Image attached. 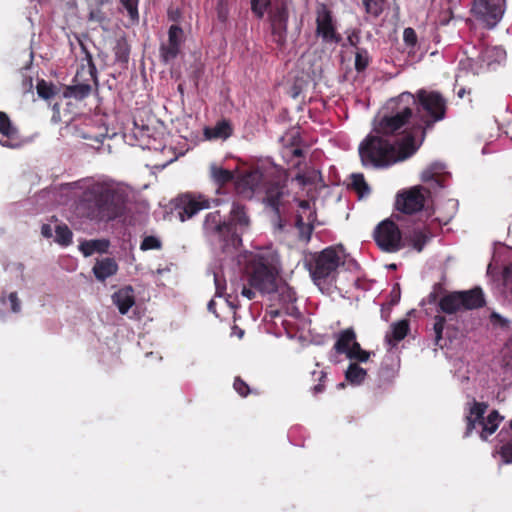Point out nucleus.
Segmentation results:
<instances>
[{
	"label": "nucleus",
	"mask_w": 512,
	"mask_h": 512,
	"mask_svg": "<svg viewBox=\"0 0 512 512\" xmlns=\"http://www.w3.org/2000/svg\"><path fill=\"white\" fill-rule=\"evenodd\" d=\"M447 103L437 91L419 89L415 94L403 92L387 102V112L381 117L378 131L404 133L411 128L409 136H414L418 146L427 129L446 116Z\"/></svg>",
	"instance_id": "f257e3e1"
},
{
	"label": "nucleus",
	"mask_w": 512,
	"mask_h": 512,
	"mask_svg": "<svg viewBox=\"0 0 512 512\" xmlns=\"http://www.w3.org/2000/svg\"><path fill=\"white\" fill-rule=\"evenodd\" d=\"M127 194L112 181L87 184L77 203L78 214L94 222H110L125 213Z\"/></svg>",
	"instance_id": "f03ea898"
},
{
	"label": "nucleus",
	"mask_w": 512,
	"mask_h": 512,
	"mask_svg": "<svg viewBox=\"0 0 512 512\" xmlns=\"http://www.w3.org/2000/svg\"><path fill=\"white\" fill-rule=\"evenodd\" d=\"M381 119L375 124L369 134L359 145L358 151L361 162L364 166L374 168H386L396 162L403 161L412 156L418 149V141L414 136L406 134L399 147L384 139L385 136L396 135L397 133H386L378 131Z\"/></svg>",
	"instance_id": "7ed1b4c3"
},
{
	"label": "nucleus",
	"mask_w": 512,
	"mask_h": 512,
	"mask_svg": "<svg viewBox=\"0 0 512 512\" xmlns=\"http://www.w3.org/2000/svg\"><path fill=\"white\" fill-rule=\"evenodd\" d=\"M282 174L286 176V171L262 164L245 173L236 182L237 193L249 198L255 191L265 189L267 204L274 211L279 228L284 226L282 214L286 209L284 186H280Z\"/></svg>",
	"instance_id": "20e7f679"
},
{
	"label": "nucleus",
	"mask_w": 512,
	"mask_h": 512,
	"mask_svg": "<svg viewBox=\"0 0 512 512\" xmlns=\"http://www.w3.org/2000/svg\"><path fill=\"white\" fill-rule=\"evenodd\" d=\"M309 152L310 144L302 139L299 129L290 130V165L293 172L291 182L294 188L302 189L303 195L308 197L322 181L321 172L307 160Z\"/></svg>",
	"instance_id": "39448f33"
},
{
	"label": "nucleus",
	"mask_w": 512,
	"mask_h": 512,
	"mask_svg": "<svg viewBox=\"0 0 512 512\" xmlns=\"http://www.w3.org/2000/svg\"><path fill=\"white\" fill-rule=\"evenodd\" d=\"M445 166L433 163L421 174V180L428 185L427 188L415 186L397 195L396 207L403 213L412 214L424 207L425 193H431L443 188V173Z\"/></svg>",
	"instance_id": "423d86ee"
},
{
	"label": "nucleus",
	"mask_w": 512,
	"mask_h": 512,
	"mask_svg": "<svg viewBox=\"0 0 512 512\" xmlns=\"http://www.w3.org/2000/svg\"><path fill=\"white\" fill-rule=\"evenodd\" d=\"M345 263L342 246H330L319 253L305 257V266L317 286L329 285L335 281L338 269Z\"/></svg>",
	"instance_id": "0eeeda50"
},
{
	"label": "nucleus",
	"mask_w": 512,
	"mask_h": 512,
	"mask_svg": "<svg viewBox=\"0 0 512 512\" xmlns=\"http://www.w3.org/2000/svg\"><path fill=\"white\" fill-rule=\"evenodd\" d=\"M466 406V430L464 436L469 437L472 432L477 429L480 438L487 440L490 435L496 432L503 417L500 416L496 410L491 411L487 417H484L488 405L484 402H478L475 399L469 401Z\"/></svg>",
	"instance_id": "6e6552de"
},
{
	"label": "nucleus",
	"mask_w": 512,
	"mask_h": 512,
	"mask_svg": "<svg viewBox=\"0 0 512 512\" xmlns=\"http://www.w3.org/2000/svg\"><path fill=\"white\" fill-rule=\"evenodd\" d=\"M251 271L248 276L249 286L262 293L277 291L279 275V259L276 256L259 255L251 262Z\"/></svg>",
	"instance_id": "1a4fd4ad"
},
{
	"label": "nucleus",
	"mask_w": 512,
	"mask_h": 512,
	"mask_svg": "<svg viewBox=\"0 0 512 512\" xmlns=\"http://www.w3.org/2000/svg\"><path fill=\"white\" fill-rule=\"evenodd\" d=\"M82 51L85 53L87 67L82 65L76 72L73 79V84L65 88L63 95L66 98H74L76 100H83L87 98L92 92V83L98 85L97 68L93 61L91 53L87 50L82 42H80Z\"/></svg>",
	"instance_id": "9d476101"
},
{
	"label": "nucleus",
	"mask_w": 512,
	"mask_h": 512,
	"mask_svg": "<svg viewBox=\"0 0 512 512\" xmlns=\"http://www.w3.org/2000/svg\"><path fill=\"white\" fill-rule=\"evenodd\" d=\"M485 304L481 288L448 293L440 298V310L446 314H454L462 310L480 308Z\"/></svg>",
	"instance_id": "9b49d317"
},
{
	"label": "nucleus",
	"mask_w": 512,
	"mask_h": 512,
	"mask_svg": "<svg viewBox=\"0 0 512 512\" xmlns=\"http://www.w3.org/2000/svg\"><path fill=\"white\" fill-rule=\"evenodd\" d=\"M299 191L295 192L294 201L298 203V210L296 213V227L299 230V237L304 242L309 241L313 226L312 223L315 221L316 215L315 210L311 205L309 198L314 197V191H312L311 195L305 196L303 195V190L298 188Z\"/></svg>",
	"instance_id": "f8f14e48"
},
{
	"label": "nucleus",
	"mask_w": 512,
	"mask_h": 512,
	"mask_svg": "<svg viewBox=\"0 0 512 512\" xmlns=\"http://www.w3.org/2000/svg\"><path fill=\"white\" fill-rule=\"evenodd\" d=\"M336 341L333 349L338 354H345L353 361L366 362L370 352L363 350L356 340V333L353 328H347L334 335Z\"/></svg>",
	"instance_id": "ddd939ff"
},
{
	"label": "nucleus",
	"mask_w": 512,
	"mask_h": 512,
	"mask_svg": "<svg viewBox=\"0 0 512 512\" xmlns=\"http://www.w3.org/2000/svg\"><path fill=\"white\" fill-rule=\"evenodd\" d=\"M505 0H474L471 7L472 15L487 28H494L502 19Z\"/></svg>",
	"instance_id": "4468645a"
},
{
	"label": "nucleus",
	"mask_w": 512,
	"mask_h": 512,
	"mask_svg": "<svg viewBox=\"0 0 512 512\" xmlns=\"http://www.w3.org/2000/svg\"><path fill=\"white\" fill-rule=\"evenodd\" d=\"M373 235L376 244L384 252L394 253L403 248L401 232L398 226L390 219L379 223Z\"/></svg>",
	"instance_id": "2eb2a0df"
},
{
	"label": "nucleus",
	"mask_w": 512,
	"mask_h": 512,
	"mask_svg": "<svg viewBox=\"0 0 512 512\" xmlns=\"http://www.w3.org/2000/svg\"><path fill=\"white\" fill-rule=\"evenodd\" d=\"M230 236V245L237 249L242 244V233L250 226V218L247 213V207L239 201H233L229 218L227 220Z\"/></svg>",
	"instance_id": "dca6fc26"
},
{
	"label": "nucleus",
	"mask_w": 512,
	"mask_h": 512,
	"mask_svg": "<svg viewBox=\"0 0 512 512\" xmlns=\"http://www.w3.org/2000/svg\"><path fill=\"white\" fill-rule=\"evenodd\" d=\"M316 34L324 42L338 43L341 36L336 32L331 11L325 4H319L316 9Z\"/></svg>",
	"instance_id": "f3484780"
},
{
	"label": "nucleus",
	"mask_w": 512,
	"mask_h": 512,
	"mask_svg": "<svg viewBox=\"0 0 512 512\" xmlns=\"http://www.w3.org/2000/svg\"><path fill=\"white\" fill-rule=\"evenodd\" d=\"M203 227L206 233L217 237L218 240L223 243L224 250L231 247L230 236H233V234L229 232L227 221L222 219L220 211L208 213L205 217Z\"/></svg>",
	"instance_id": "a211bd4d"
},
{
	"label": "nucleus",
	"mask_w": 512,
	"mask_h": 512,
	"mask_svg": "<svg viewBox=\"0 0 512 512\" xmlns=\"http://www.w3.org/2000/svg\"><path fill=\"white\" fill-rule=\"evenodd\" d=\"M210 208V201L203 195L185 194L179 198L177 210L181 221L188 220L204 209Z\"/></svg>",
	"instance_id": "6ab92c4d"
},
{
	"label": "nucleus",
	"mask_w": 512,
	"mask_h": 512,
	"mask_svg": "<svg viewBox=\"0 0 512 512\" xmlns=\"http://www.w3.org/2000/svg\"><path fill=\"white\" fill-rule=\"evenodd\" d=\"M184 41L183 29L178 25H171L168 30V40L160 45V56L164 63L177 58Z\"/></svg>",
	"instance_id": "aec40b11"
},
{
	"label": "nucleus",
	"mask_w": 512,
	"mask_h": 512,
	"mask_svg": "<svg viewBox=\"0 0 512 512\" xmlns=\"http://www.w3.org/2000/svg\"><path fill=\"white\" fill-rule=\"evenodd\" d=\"M270 22L273 41L283 46L286 42L287 10L285 3L275 6L270 11Z\"/></svg>",
	"instance_id": "412c9836"
},
{
	"label": "nucleus",
	"mask_w": 512,
	"mask_h": 512,
	"mask_svg": "<svg viewBox=\"0 0 512 512\" xmlns=\"http://www.w3.org/2000/svg\"><path fill=\"white\" fill-rule=\"evenodd\" d=\"M288 309L284 306L281 310L271 309L267 312L266 329L267 332L276 337L288 335Z\"/></svg>",
	"instance_id": "4be33fe9"
},
{
	"label": "nucleus",
	"mask_w": 512,
	"mask_h": 512,
	"mask_svg": "<svg viewBox=\"0 0 512 512\" xmlns=\"http://www.w3.org/2000/svg\"><path fill=\"white\" fill-rule=\"evenodd\" d=\"M112 301L122 315L127 314L130 308L135 305V295L132 286H125L114 292Z\"/></svg>",
	"instance_id": "5701e85b"
},
{
	"label": "nucleus",
	"mask_w": 512,
	"mask_h": 512,
	"mask_svg": "<svg viewBox=\"0 0 512 512\" xmlns=\"http://www.w3.org/2000/svg\"><path fill=\"white\" fill-rule=\"evenodd\" d=\"M118 269L119 267L115 259L107 257L97 260L92 271L95 278L103 282L107 278L114 276L118 272Z\"/></svg>",
	"instance_id": "b1692460"
},
{
	"label": "nucleus",
	"mask_w": 512,
	"mask_h": 512,
	"mask_svg": "<svg viewBox=\"0 0 512 512\" xmlns=\"http://www.w3.org/2000/svg\"><path fill=\"white\" fill-rule=\"evenodd\" d=\"M0 134L7 140H0V145L11 148L13 145L9 140L15 139L18 135V129L13 125L6 112L0 111Z\"/></svg>",
	"instance_id": "393cba45"
},
{
	"label": "nucleus",
	"mask_w": 512,
	"mask_h": 512,
	"mask_svg": "<svg viewBox=\"0 0 512 512\" xmlns=\"http://www.w3.org/2000/svg\"><path fill=\"white\" fill-rule=\"evenodd\" d=\"M109 247L110 241L108 239L85 240L79 245V249L85 257L94 253H107Z\"/></svg>",
	"instance_id": "a878e982"
},
{
	"label": "nucleus",
	"mask_w": 512,
	"mask_h": 512,
	"mask_svg": "<svg viewBox=\"0 0 512 512\" xmlns=\"http://www.w3.org/2000/svg\"><path fill=\"white\" fill-rule=\"evenodd\" d=\"M233 133L232 126L228 120H221L214 127H206L204 134L208 139H227Z\"/></svg>",
	"instance_id": "bb28decb"
},
{
	"label": "nucleus",
	"mask_w": 512,
	"mask_h": 512,
	"mask_svg": "<svg viewBox=\"0 0 512 512\" xmlns=\"http://www.w3.org/2000/svg\"><path fill=\"white\" fill-rule=\"evenodd\" d=\"M409 331V323L407 320H400L391 325V331L385 336V340L391 346H395L399 341L405 338Z\"/></svg>",
	"instance_id": "cd10ccee"
},
{
	"label": "nucleus",
	"mask_w": 512,
	"mask_h": 512,
	"mask_svg": "<svg viewBox=\"0 0 512 512\" xmlns=\"http://www.w3.org/2000/svg\"><path fill=\"white\" fill-rule=\"evenodd\" d=\"M210 176L214 183L218 186L217 192L220 193V190L228 183L232 182L234 179V174L232 171L228 169H224L215 164L210 166Z\"/></svg>",
	"instance_id": "c85d7f7f"
},
{
	"label": "nucleus",
	"mask_w": 512,
	"mask_h": 512,
	"mask_svg": "<svg viewBox=\"0 0 512 512\" xmlns=\"http://www.w3.org/2000/svg\"><path fill=\"white\" fill-rule=\"evenodd\" d=\"M506 59V52L502 47H487L481 52V60L488 67L494 64H500Z\"/></svg>",
	"instance_id": "c756f323"
},
{
	"label": "nucleus",
	"mask_w": 512,
	"mask_h": 512,
	"mask_svg": "<svg viewBox=\"0 0 512 512\" xmlns=\"http://www.w3.org/2000/svg\"><path fill=\"white\" fill-rule=\"evenodd\" d=\"M431 237L432 234L428 230L416 228L406 238L415 250L421 252Z\"/></svg>",
	"instance_id": "7c9ffc66"
},
{
	"label": "nucleus",
	"mask_w": 512,
	"mask_h": 512,
	"mask_svg": "<svg viewBox=\"0 0 512 512\" xmlns=\"http://www.w3.org/2000/svg\"><path fill=\"white\" fill-rule=\"evenodd\" d=\"M367 372L356 362L350 363L345 371V379L352 385H360L366 378Z\"/></svg>",
	"instance_id": "2f4dec72"
},
{
	"label": "nucleus",
	"mask_w": 512,
	"mask_h": 512,
	"mask_svg": "<svg viewBox=\"0 0 512 512\" xmlns=\"http://www.w3.org/2000/svg\"><path fill=\"white\" fill-rule=\"evenodd\" d=\"M36 90L38 96L44 100H50L58 93L56 85L44 79L38 80Z\"/></svg>",
	"instance_id": "473e14b6"
},
{
	"label": "nucleus",
	"mask_w": 512,
	"mask_h": 512,
	"mask_svg": "<svg viewBox=\"0 0 512 512\" xmlns=\"http://www.w3.org/2000/svg\"><path fill=\"white\" fill-rule=\"evenodd\" d=\"M55 233V241L58 244L62 246H68L72 243L73 233L66 224L57 225Z\"/></svg>",
	"instance_id": "72a5a7b5"
},
{
	"label": "nucleus",
	"mask_w": 512,
	"mask_h": 512,
	"mask_svg": "<svg viewBox=\"0 0 512 512\" xmlns=\"http://www.w3.org/2000/svg\"><path fill=\"white\" fill-rule=\"evenodd\" d=\"M233 388L241 397H247L249 394H259L256 389H251L249 385L239 376L235 377Z\"/></svg>",
	"instance_id": "f704fd0d"
},
{
	"label": "nucleus",
	"mask_w": 512,
	"mask_h": 512,
	"mask_svg": "<svg viewBox=\"0 0 512 512\" xmlns=\"http://www.w3.org/2000/svg\"><path fill=\"white\" fill-rule=\"evenodd\" d=\"M123 7L126 9L130 19L132 22H138L139 13H138V3L139 0H120Z\"/></svg>",
	"instance_id": "c9c22d12"
},
{
	"label": "nucleus",
	"mask_w": 512,
	"mask_h": 512,
	"mask_svg": "<svg viewBox=\"0 0 512 512\" xmlns=\"http://www.w3.org/2000/svg\"><path fill=\"white\" fill-rule=\"evenodd\" d=\"M161 247H162L161 241L157 237L152 236V235L144 237V239L142 240V242L140 244V249L142 251L158 250V249H161Z\"/></svg>",
	"instance_id": "e433bc0d"
},
{
	"label": "nucleus",
	"mask_w": 512,
	"mask_h": 512,
	"mask_svg": "<svg viewBox=\"0 0 512 512\" xmlns=\"http://www.w3.org/2000/svg\"><path fill=\"white\" fill-rule=\"evenodd\" d=\"M351 180H352L351 186L355 190H357L361 194H363L364 192L365 193L369 192V187H368L367 183L365 182V179L362 174H352Z\"/></svg>",
	"instance_id": "4c0bfd02"
},
{
	"label": "nucleus",
	"mask_w": 512,
	"mask_h": 512,
	"mask_svg": "<svg viewBox=\"0 0 512 512\" xmlns=\"http://www.w3.org/2000/svg\"><path fill=\"white\" fill-rule=\"evenodd\" d=\"M369 62L368 53L366 50L359 49L355 55V68L357 71H363Z\"/></svg>",
	"instance_id": "58836bf2"
},
{
	"label": "nucleus",
	"mask_w": 512,
	"mask_h": 512,
	"mask_svg": "<svg viewBox=\"0 0 512 512\" xmlns=\"http://www.w3.org/2000/svg\"><path fill=\"white\" fill-rule=\"evenodd\" d=\"M270 0H251V9L259 17H263Z\"/></svg>",
	"instance_id": "ea45409f"
},
{
	"label": "nucleus",
	"mask_w": 512,
	"mask_h": 512,
	"mask_svg": "<svg viewBox=\"0 0 512 512\" xmlns=\"http://www.w3.org/2000/svg\"><path fill=\"white\" fill-rule=\"evenodd\" d=\"M115 58L117 62L126 64L129 60V49L125 44H118L115 49Z\"/></svg>",
	"instance_id": "a19ab883"
},
{
	"label": "nucleus",
	"mask_w": 512,
	"mask_h": 512,
	"mask_svg": "<svg viewBox=\"0 0 512 512\" xmlns=\"http://www.w3.org/2000/svg\"><path fill=\"white\" fill-rule=\"evenodd\" d=\"M445 325V318L443 316H436L434 323V332H435V341L438 344L439 340L442 338V332Z\"/></svg>",
	"instance_id": "79ce46f5"
},
{
	"label": "nucleus",
	"mask_w": 512,
	"mask_h": 512,
	"mask_svg": "<svg viewBox=\"0 0 512 512\" xmlns=\"http://www.w3.org/2000/svg\"><path fill=\"white\" fill-rule=\"evenodd\" d=\"M510 426L512 429V420ZM501 456L503 458L504 463H512V440L502 446Z\"/></svg>",
	"instance_id": "37998d69"
},
{
	"label": "nucleus",
	"mask_w": 512,
	"mask_h": 512,
	"mask_svg": "<svg viewBox=\"0 0 512 512\" xmlns=\"http://www.w3.org/2000/svg\"><path fill=\"white\" fill-rule=\"evenodd\" d=\"M403 39L408 45H415L417 41V36L415 31L412 28H406L403 32Z\"/></svg>",
	"instance_id": "c03bdc74"
},
{
	"label": "nucleus",
	"mask_w": 512,
	"mask_h": 512,
	"mask_svg": "<svg viewBox=\"0 0 512 512\" xmlns=\"http://www.w3.org/2000/svg\"><path fill=\"white\" fill-rule=\"evenodd\" d=\"M8 299L10 301V304H11V310L14 312V313H18L20 312L21 310V303H20V300L18 298V295L16 292H11L8 296Z\"/></svg>",
	"instance_id": "a18cd8bd"
},
{
	"label": "nucleus",
	"mask_w": 512,
	"mask_h": 512,
	"mask_svg": "<svg viewBox=\"0 0 512 512\" xmlns=\"http://www.w3.org/2000/svg\"><path fill=\"white\" fill-rule=\"evenodd\" d=\"M313 375L314 376L318 375V379L320 381L319 384H317L313 387V391L315 394L321 393L324 390V384L322 382H324V380L326 379L327 374L324 371H319V372H313Z\"/></svg>",
	"instance_id": "49530a36"
},
{
	"label": "nucleus",
	"mask_w": 512,
	"mask_h": 512,
	"mask_svg": "<svg viewBox=\"0 0 512 512\" xmlns=\"http://www.w3.org/2000/svg\"><path fill=\"white\" fill-rule=\"evenodd\" d=\"M443 293V288L440 284H436L433 287V291L428 295L429 303H434L437 301L439 296Z\"/></svg>",
	"instance_id": "de8ad7c7"
},
{
	"label": "nucleus",
	"mask_w": 512,
	"mask_h": 512,
	"mask_svg": "<svg viewBox=\"0 0 512 512\" xmlns=\"http://www.w3.org/2000/svg\"><path fill=\"white\" fill-rule=\"evenodd\" d=\"M505 285L512 294V263L505 270Z\"/></svg>",
	"instance_id": "09e8293b"
},
{
	"label": "nucleus",
	"mask_w": 512,
	"mask_h": 512,
	"mask_svg": "<svg viewBox=\"0 0 512 512\" xmlns=\"http://www.w3.org/2000/svg\"><path fill=\"white\" fill-rule=\"evenodd\" d=\"M146 132H149V128L147 126H142V128H140L136 123H134L133 135L137 140H139V137H143Z\"/></svg>",
	"instance_id": "8fccbe9b"
},
{
	"label": "nucleus",
	"mask_w": 512,
	"mask_h": 512,
	"mask_svg": "<svg viewBox=\"0 0 512 512\" xmlns=\"http://www.w3.org/2000/svg\"><path fill=\"white\" fill-rule=\"evenodd\" d=\"M363 4L366 8V11L368 13H372L374 15H378V9L374 8V5H376L373 0H363Z\"/></svg>",
	"instance_id": "3c124183"
},
{
	"label": "nucleus",
	"mask_w": 512,
	"mask_h": 512,
	"mask_svg": "<svg viewBox=\"0 0 512 512\" xmlns=\"http://www.w3.org/2000/svg\"><path fill=\"white\" fill-rule=\"evenodd\" d=\"M254 288L253 287H246V286H243L242 288V291H241V294L246 297L247 299L249 300H252L255 298V292L253 290Z\"/></svg>",
	"instance_id": "603ef678"
},
{
	"label": "nucleus",
	"mask_w": 512,
	"mask_h": 512,
	"mask_svg": "<svg viewBox=\"0 0 512 512\" xmlns=\"http://www.w3.org/2000/svg\"><path fill=\"white\" fill-rule=\"evenodd\" d=\"M41 234L45 238L52 237V228H51V226L49 224H43L42 227H41Z\"/></svg>",
	"instance_id": "864d4df0"
},
{
	"label": "nucleus",
	"mask_w": 512,
	"mask_h": 512,
	"mask_svg": "<svg viewBox=\"0 0 512 512\" xmlns=\"http://www.w3.org/2000/svg\"><path fill=\"white\" fill-rule=\"evenodd\" d=\"M207 309L209 312L216 314V302L211 299L207 304Z\"/></svg>",
	"instance_id": "5fc2aeb1"
},
{
	"label": "nucleus",
	"mask_w": 512,
	"mask_h": 512,
	"mask_svg": "<svg viewBox=\"0 0 512 512\" xmlns=\"http://www.w3.org/2000/svg\"><path fill=\"white\" fill-rule=\"evenodd\" d=\"M233 334H236L239 338H242L244 335V330L240 329L238 326L233 327Z\"/></svg>",
	"instance_id": "6e6d98bb"
},
{
	"label": "nucleus",
	"mask_w": 512,
	"mask_h": 512,
	"mask_svg": "<svg viewBox=\"0 0 512 512\" xmlns=\"http://www.w3.org/2000/svg\"><path fill=\"white\" fill-rule=\"evenodd\" d=\"M299 311L296 307H291L290 306V317H298L299 316Z\"/></svg>",
	"instance_id": "4d7b16f0"
},
{
	"label": "nucleus",
	"mask_w": 512,
	"mask_h": 512,
	"mask_svg": "<svg viewBox=\"0 0 512 512\" xmlns=\"http://www.w3.org/2000/svg\"><path fill=\"white\" fill-rule=\"evenodd\" d=\"M213 202L215 203V205H220L221 203L220 199H214Z\"/></svg>",
	"instance_id": "13d9d810"
},
{
	"label": "nucleus",
	"mask_w": 512,
	"mask_h": 512,
	"mask_svg": "<svg viewBox=\"0 0 512 512\" xmlns=\"http://www.w3.org/2000/svg\"><path fill=\"white\" fill-rule=\"evenodd\" d=\"M345 387V383L344 382H341L338 384V388H344Z\"/></svg>",
	"instance_id": "bf43d9fd"
},
{
	"label": "nucleus",
	"mask_w": 512,
	"mask_h": 512,
	"mask_svg": "<svg viewBox=\"0 0 512 512\" xmlns=\"http://www.w3.org/2000/svg\"><path fill=\"white\" fill-rule=\"evenodd\" d=\"M463 93H464V91H463V90L459 91V92H458L459 97H462V96H463Z\"/></svg>",
	"instance_id": "052dcab7"
}]
</instances>
